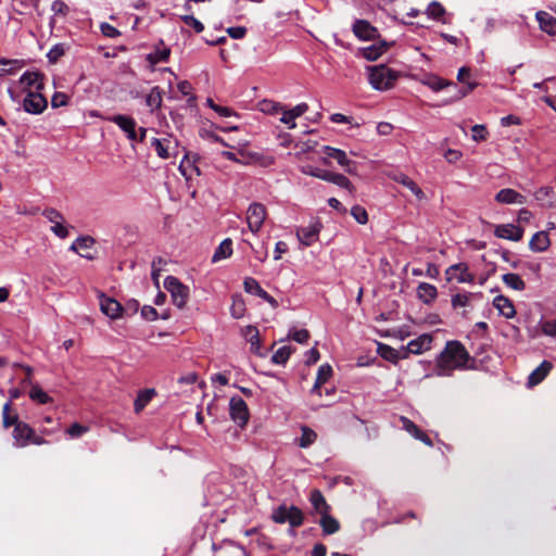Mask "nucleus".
<instances>
[{
	"label": "nucleus",
	"mask_w": 556,
	"mask_h": 556,
	"mask_svg": "<svg viewBox=\"0 0 556 556\" xmlns=\"http://www.w3.org/2000/svg\"><path fill=\"white\" fill-rule=\"evenodd\" d=\"M475 358L470 356L463 343L457 340L447 341L437 357V375L452 376L454 370L475 368Z\"/></svg>",
	"instance_id": "1"
},
{
	"label": "nucleus",
	"mask_w": 556,
	"mask_h": 556,
	"mask_svg": "<svg viewBox=\"0 0 556 556\" xmlns=\"http://www.w3.org/2000/svg\"><path fill=\"white\" fill-rule=\"evenodd\" d=\"M368 80L371 87L379 91L394 87L399 73L384 64L368 66Z\"/></svg>",
	"instance_id": "2"
},
{
	"label": "nucleus",
	"mask_w": 556,
	"mask_h": 556,
	"mask_svg": "<svg viewBox=\"0 0 556 556\" xmlns=\"http://www.w3.org/2000/svg\"><path fill=\"white\" fill-rule=\"evenodd\" d=\"M42 435L36 434L35 430L26 422L18 421L13 429L12 437L14 440V445L17 447H25L29 444L42 445L47 443V440L43 438L45 434H51L53 431L42 429Z\"/></svg>",
	"instance_id": "3"
},
{
	"label": "nucleus",
	"mask_w": 556,
	"mask_h": 556,
	"mask_svg": "<svg viewBox=\"0 0 556 556\" xmlns=\"http://www.w3.org/2000/svg\"><path fill=\"white\" fill-rule=\"evenodd\" d=\"M164 288L170 293L174 305L178 308L185 307L189 299V288L174 276H167L164 280Z\"/></svg>",
	"instance_id": "4"
},
{
	"label": "nucleus",
	"mask_w": 556,
	"mask_h": 556,
	"mask_svg": "<svg viewBox=\"0 0 556 556\" xmlns=\"http://www.w3.org/2000/svg\"><path fill=\"white\" fill-rule=\"evenodd\" d=\"M267 211L264 204L253 202L247 210V223L250 231L257 233L266 219Z\"/></svg>",
	"instance_id": "5"
},
{
	"label": "nucleus",
	"mask_w": 556,
	"mask_h": 556,
	"mask_svg": "<svg viewBox=\"0 0 556 556\" xmlns=\"http://www.w3.org/2000/svg\"><path fill=\"white\" fill-rule=\"evenodd\" d=\"M47 105L48 101L40 91L28 90L23 100V109L29 114H40L47 109Z\"/></svg>",
	"instance_id": "6"
},
{
	"label": "nucleus",
	"mask_w": 556,
	"mask_h": 556,
	"mask_svg": "<svg viewBox=\"0 0 556 556\" xmlns=\"http://www.w3.org/2000/svg\"><path fill=\"white\" fill-rule=\"evenodd\" d=\"M231 419L240 427H244L249 420L247 403L240 396H232L229 402Z\"/></svg>",
	"instance_id": "7"
},
{
	"label": "nucleus",
	"mask_w": 556,
	"mask_h": 556,
	"mask_svg": "<svg viewBox=\"0 0 556 556\" xmlns=\"http://www.w3.org/2000/svg\"><path fill=\"white\" fill-rule=\"evenodd\" d=\"M323 150L327 157L334 159L337 163L343 167V169L351 175L356 174L357 165L354 161H351L343 150L332 148L329 146L323 147Z\"/></svg>",
	"instance_id": "8"
},
{
	"label": "nucleus",
	"mask_w": 556,
	"mask_h": 556,
	"mask_svg": "<svg viewBox=\"0 0 556 556\" xmlns=\"http://www.w3.org/2000/svg\"><path fill=\"white\" fill-rule=\"evenodd\" d=\"M244 291L255 294L266 301L273 308L278 307V301L265 291L258 281L252 277H247L243 281Z\"/></svg>",
	"instance_id": "9"
},
{
	"label": "nucleus",
	"mask_w": 556,
	"mask_h": 556,
	"mask_svg": "<svg viewBox=\"0 0 556 556\" xmlns=\"http://www.w3.org/2000/svg\"><path fill=\"white\" fill-rule=\"evenodd\" d=\"M523 231V228L514 224H502L495 227L494 235L501 239L518 242L522 239Z\"/></svg>",
	"instance_id": "10"
},
{
	"label": "nucleus",
	"mask_w": 556,
	"mask_h": 556,
	"mask_svg": "<svg viewBox=\"0 0 556 556\" xmlns=\"http://www.w3.org/2000/svg\"><path fill=\"white\" fill-rule=\"evenodd\" d=\"M108 119L116 124L126 134L129 140H137L136 121L132 117L118 114Z\"/></svg>",
	"instance_id": "11"
},
{
	"label": "nucleus",
	"mask_w": 556,
	"mask_h": 556,
	"mask_svg": "<svg viewBox=\"0 0 556 556\" xmlns=\"http://www.w3.org/2000/svg\"><path fill=\"white\" fill-rule=\"evenodd\" d=\"M445 275L448 281L456 279L458 282H472L475 278L473 275L469 273L466 263H458L450 266L446 269Z\"/></svg>",
	"instance_id": "12"
},
{
	"label": "nucleus",
	"mask_w": 556,
	"mask_h": 556,
	"mask_svg": "<svg viewBox=\"0 0 556 556\" xmlns=\"http://www.w3.org/2000/svg\"><path fill=\"white\" fill-rule=\"evenodd\" d=\"M402 428L407 431L416 440L424 442L428 446H432L433 442L427 433H425L419 427L405 416L400 417Z\"/></svg>",
	"instance_id": "13"
},
{
	"label": "nucleus",
	"mask_w": 556,
	"mask_h": 556,
	"mask_svg": "<svg viewBox=\"0 0 556 556\" xmlns=\"http://www.w3.org/2000/svg\"><path fill=\"white\" fill-rule=\"evenodd\" d=\"M353 33L361 40H372L378 36L377 28L365 20H357L354 22Z\"/></svg>",
	"instance_id": "14"
},
{
	"label": "nucleus",
	"mask_w": 556,
	"mask_h": 556,
	"mask_svg": "<svg viewBox=\"0 0 556 556\" xmlns=\"http://www.w3.org/2000/svg\"><path fill=\"white\" fill-rule=\"evenodd\" d=\"M320 231V224L314 223L306 227H301L296 230V237L300 242L305 245H312L318 238Z\"/></svg>",
	"instance_id": "15"
},
{
	"label": "nucleus",
	"mask_w": 556,
	"mask_h": 556,
	"mask_svg": "<svg viewBox=\"0 0 556 556\" xmlns=\"http://www.w3.org/2000/svg\"><path fill=\"white\" fill-rule=\"evenodd\" d=\"M20 84L26 93L28 90L39 92L43 88L42 76L36 72H25L20 78Z\"/></svg>",
	"instance_id": "16"
},
{
	"label": "nucleus",
	"mask_w": 556,
	"mask_h": 556,
	"mask_svg": "<svg viewBox=\"0 0 556 556\" xmlns=\"http://www.w3.org/2000/svg\"><path fill=\"white\" fill-rule=\"evenodd\" d=\"M100 307L103 314L112 319L121 317L123 307L119 302L112 298L101 296Z\"/></svg>",
	"instance_id": "17"
},
{
	"label": "nucleus",
	"mask_w": 556,
	"mask_h": 556,
	"mask_svg": "<svg viewBox=\"0 0 556 556\" xmlns=\"http://www.w3.org/2000/svg\"><path fill=\"white\" fill-rule=\"evenodd\" d=\"M553 365L548 361H543L528 377V387H534L541 383L552 370Z\"/></svg>",
	"instance_id": "18"
},
{
	"label": "nucleus",
	"mask_w": 556,
	"mask_h": 556,
	"mask_svg": "<svg viewBox=\"0 0 556 556\" xmlns=\"http://www.w3.org/2000/svg\"><path fill=\"white\" fill-rule=\"evenodd\" d=\"M495 200L504 204L526 203V197L510 188L500 190L495 195Z\"/></svg>",
	"instance_id": "19"
},
{
	"label": "nucleus",
	"mask_w": 556,
	"mask_h": 556,
	"mask_svg": "<svg viewBox=\"0 0 556 556\" xmlns=\"http://www.w3.org/2000/svg\"><path fill=\"white\" fill-rule=\"evenodd\" d=\"M431 343L432 337L425 333L409 341L407 344V351L413 354H421L422 352L430 350Z\"/></svg>",
	"instance_id": "20"
},
{
	"label": "nucleus",
	"mask_w": 556,
	"mask_h": 556,
	"mask_svg": "<svg viewBox=\"0 0 556 556\" xmlns=\"http://www.w3.org/2000/svg\"><path fill=\"white\" fill-rule=\"evenodd\" d=\"M93 244H94V240L89 236H85V237L77 238L72 243L70 249L74 252L79 253L85 258L92 260L93 255H91L87 251L89 249H91L93 247Z\"/></svg>",
	"instance_id": "21"
},
{
	"label": "nucleus",
	"mask_w": 556,
	"mask_h": 556,
	"mask_svg": "<svg viewBox=\"0 0 556 556\" xmlns=\"http://www.w3.org/2000/svg\"><path fill=\"white\" fill-rule=\"evenodd\" d=\"M390 177L394 181H396V182L403 185L404 187H406L407 189H409L416 195L417 199L422 200L425 198L424 191L406 174H404V173H395V174L391 175Z\"/></svg>",
	"instance_id": "22"
},
{
	"label": "nucleus",
	"mask_w": 556,
	"mask_h": 556,
	"mask_svg": "<svg viewBox=\"0 0 556 556\" xmlns=\"http://www.w3.org/2000/svg\"><path fill=\"white\" fill-rule=\"evenodd\" d=\"M535 16L543 31L549 36H556V17L544 11L536 12Z\"/></svg>",
	"instance_id": "23"
},
{
	"label": "nucleus",
	"mask_w": 556,
	"mask_h": 556,
	"mask_svg": "<svg viewBox=\"0 0 556 556\" xmlns=\"http://www.w3.org/2000/svg\"><path fill=\"white\" fill-rule=\"evenodd\" d=\"M549 245L551 241L546 231L535 232L529 242V248L533 252H544Z\"/></svg>",
	"instance_id": "24"
},
{
	"label": "nucleus",
	"mask_w": 556,
	"mask_h": 556,
	"mask_svg": "<svg viewBox=\"0 0 556 556\" xmlns=\"http://www.w3.org/2000/svg\"><path fill=\"white\" fill-rule=\"evenodd\" d=\"M493 305L498 309L500 314L506 318H511L516 314L511 301L504 295L495 296L493 300Z\"/></svg>",
	"instance_id": "25"
},
{
	"label": "nucleus",
	"mask_w": 556,
	"mask_h": 556,
	"mask_svg": "<svg viewBox=\"0 0 556 556\" xmlns=\"http://www.w3.org/2000/svg\"><path fill=\"white\" fill-rule=\"evenodd\" d=\"M418 299L425 304H430L438 295L437 288L427 282H420L417 287Z\"/></svg>",
	"instance_id": "26"
},
{
	"label": "nucleus",
	"mask_w": 556,
	"mask_h": 556,
	"mask_svg": "<svg viewBox=\"0 0 556 556\" xmlns=\"http://www.w3.org/2000/svg\"><path fill=\"white\" fill-rule=\"evenodd\" d=\"M332 375V368L329 364H324L318 368L315 383L312 388V393L320 395V388L326 383Z\"/></svg>",
	"instance_id": "27"
},
{
	"label": "nucleus",
	"mask_w": 556,
	"mask_h": 556,
	"mask_svg": "<svg viewBox=\"0 0 556 556\" xmlns=\"http://www.w3.org/2000/svg\"><path fill=\"white\" fill-rule=\"evenodd\" d=\"M309 501L316 513H318L320 516L329 513L330 506L327 504L323 493L319 490L315 489L311 492Z\"/></svg>",
	"instance_id": "28"
},
{
	"label": "nucleus",
	"mask_w": 556,
	"mask_h": 556,
	"mask_svg": "<svg viewBox=\"0 0 556 556\" xmlns=\"http://www.w3.org/2000/svg\"><path fill=\"white\" fill-rule=\"evenodd\" d=\"M154 395H155L154 389L141 390L138 393V395L134 402L135 412L138 414L141 410H143V408L150 403V401L153 399Z\"/></svg>",
	"instance_id": "29"
},
{
	"label": "nucleus",
	"mask_w": 556,
	"mask_h": 556,
	"mask_svg": "<svg viewBox=\"0 0 556 556\" xmlns=\"http://www.w3.org/2000/svg\"><path fill=\"white\" fill-rule=\"evenodd\" d=\"M320 527L323 529L324 534L329 535L333 534L339 531L340 523L339 521L329 515V513H326L321 515L320 518Z\"/></svg>",
	"instance_id": "30"
},
{
	"label": "nucleus",
	"mask_w": 556,
	"mask_h": 556,
	"mask_svg": "<svg viewBox=\"0 0 556 556\" xmlns=\"http://www.w3.org/2000/svg\"><path fill=\"white\" fill-rule=\"evenodd\" d=\"M232 254V241L231 239L227 238L222 241V243L217 247L215 250L212 262L216 263L220 260L227 258Z\"/></svg>",
	"instance_id": "31"
},
{
	"label": "nucleus",
	"mask_w": 556,
	"mask_h": 556,
	"mask_svg": "<svg viewBox=\"0 0 556 556\" xmlns=\"http://www.w3.org/2000/svg\"><path fill=\"white\" fill-rule=\"evenodd\" d=\"M421 83L432 89L433 91H440L445 87L454 85L452 81H448L446 79H443L435 75H428L425 77Z\"/></svg>",
	"instance_id": "32"
},
{
	"label": "nucleus",
	"mask_w": 556,
	"mask_h": 556,
	"mask_svg": "<svg viewBox=\"0 0 556 556\" xmlns=\"http://www.w3.org/2000/svg\"><path fill=\"white\" fill-rule=\"evenodd\" d=\"M502 280L508 288H511L513 290L523 291L526 289V283L518 274H504L502 276Z\"/></svg>",
	"instance_id": "33"
},
{
	"label": "nucleus",
	"mask_w": 556,
	"mask_h": 556,
	"mask_svg": "<svg viewBox=\"0 0 556 556\" xmlns=\"http://www.w3.org/2000/svg\"><path fill=\"white\" fill-rule=\"evenodd\" d=\"M217 556H249V554L244 547L229 542L219 548Z\"/></svg>",
	"instance_id": "34"
},
{
	"label": "nucleus",
	"mask_w": 556,
	"mask_h": 556,
	"mask_svg": "<svg viewBox=\"0 0 556 556\" xmlns=\"http://www.w3.org/2000/svg\"><path fill=\"white\" fill-rule=\"evenodd\" d=\"M326 181L334 184L340 188L346 189L350 193H353L354 191L352 182L342 174L330 172Z\"/></svg>",
	"instance_id": "35"
},
{
	"label": "nucleus",
	"mask_w": 556,
	"mask_h": 556,
	"mask_svg": "<svg viewBox=\"0 0 556 556\" xmlns=\"http://www.w3.org/2000/svg\"><path fill=\"white\" fill-rule=\"evenodd\" d=\"M146 103L151 109V111H155L162 105V90L160 87H153L151 91L146 97Z\"/></svg>",
	"instance_id": "36"
},
{
	"label": "nucleus",
	"mask_w": 556,
	"mask_h": 556,
	"mask_svg": "<svg viewBox=\"0 0 556 556\" xmlns=\"http://www.w3.org/2000/svg\"><path fill=\"white\" fill-rule=\"evenodd\" d=\"M302 435L298 441V445L302 448L311 446L317 439V433L307 426L301 428Z\"/></svg>",
	"instance_id": "37"
},
{
	"label": "nucleus",
	"mask_w": 556,
	"mask_h": 556,
	"mask_svg": "<svg viewBox=\"0 0 556 556\" xmlns=\"http://www.w3.org/2000/svg\"><path fill=\"white\" fill-rule=\"evenodd\" d=\"M534 197L538 201L552 206L554 203V200H555V192H554L553 187L545 186V187H541L534 193Z\"/></svg>",
	"instance_id": "38"
},
{
	"label": "nucleus",
	"mask_w": 556,
	"mask_h": 556,
	"mask_svg": "<svg viewBox=\"0 0 556 556\" xmlns=\"http://www.w3.org/2000/svg\"><path fill=\"white\" fill-rule=\"evenodd\" d=\"M289 513L287 515V522L292 528H298L303 525L304 515L300 508L296 506H289Z\"/></svg>",
	"instance_id": "39"
},
{
	"label": "nucleus",
	"mask_w": 556,
	"mask_h": 556,
	"mask_svg": "<svg viewBox=\"0 0 556 556\" xmlns=\"http://www.w3.org/2000/svg\"><path fill=\"white\" fill-rule=\"evenodd\" d=\"M294 349L290 345L279 348L271 356V362L277 365H283L289 359Z\"/></svg>",
	"instance_id": "40"
},
{
	"label": "nucleus",
	"mask_w": 556,
	"mask_h": 556,
	"mask_svg": "<svg viewBox=\"0 0 556 556\" xmlns=\"http://www.w3.org/2000/svg\"><path fill=\"white\" fill-rule=\"evenodd\" d=\"M11 408V401H8L2 408V424L5 429H8L11 426L14 427L20 421L18 416L16 414L10 415Z\"/></svg>",
	"instance_id": "41"
},
{
	"label": "nucleus",
	"mask_w": 556,
	"mask_h": 556,
	"mask_svg": "<svg viewBox=\"0 0 556 556\" xmlns=\"http://www.w3.org/2000/svg\"><path fill=\"white\" fill-rule=\"evenodd\" d=\"M29 397L39 404H48L52 402V397L49 396L38 384L31 386Z\"/></svg>",
	"instance_id": "42"
},
{
	"label": "nucleus",
	"mask_w": 556,
	"mask_h": 556,
	"mask_svg": "<svg viewBox=\"0 0 556 556\" xmlns=\"http://www.w3.org/2000/svg\"><path fill=\"white\" fill-rule=\"evenodd\" d=\"M179 172L184 177H186V179H191V172H194L197 176L201 175L199 167L190 163L188 155H186L181 161Z\"/></svg>",
	"instance_id": "43"
},
{
	"label": "nucleus",
	"mask_w": 556,
	"mask_h": 556,
	"mask_svg": "<svg viewBox=\"0 0 556 556\" xmlns=\"http://www.w3.org/2000/svg\"><path fill=\"white\" fill-rule=\"evenodd\" d=\"M378 352L380 356L389 362H397L400 358V352L387 344H379Z\"/></svg>",
	"instance_id": "44"
},
{
	"label": "nucleus",
	"mask_w": 556,
	"mask_h": 556,
	"mask_svg": "<svg viewBox=\"0 0 556 556\" xmlns=\"http://www.w3.org/2000/svg\"><path fill=\"white\" fill-rule=\"evenodd\" d=\"M301 172L305 175L313 176V177L319 178L325 181L327 180L328 175L330 173L329 170L314 167L312 165L302 166Z\"/></svg>",
	"instance_id": "45"
},
{
	"label": "nucleus",
	"mask_w": 556,
	"mask_h": 556,
	"mask_svg": "<svg viewBox=\"0 0 556 556\" xmlns=\"http://www.w3.org/2000/svg\"><path fill=\"white\" fill-rule=\"evenodd\" d=\"M152 147L154 148L156 154L161 157V159H168L170 156L169 152H168V144H165V140H161V139H157V138H154L152 140Z\"/></svg>",
	"instance_id": "46"
},
{
	"label": "nucleus",
	"mask_w": 556,
	"mask_h": 556,
	"mask_svg": "<svg viewBox=\"0 0 556 556\" xmlns=\"http://www.w3.org/2000/svg\"><path fill=\"white\" fill-rule=\"evenodd\" d=\"M384 47L383 46H370L368 48H365L364 51H363V55L365 59L369 60V61H375L377 60L384 51Z\"/></svg>",
	"instance_id": "47"
},
{
	"label": "nucleus",
	"mask_w": 556,
	"mask_h": 556,
	"mask_svg": "<svg viewBox=\"0 0 556 556\" xmlns=\"http://www.w3.org/2000/svg\"><path fill=\"white\" fill-rule=\"evenodd\" d=\"M282 109H283V106L280 103L271 101V100H264L261 103V110L268 114L280 113L282 111Z\"/></svg>",
	"instance_id": "48"
},
{
	"label": "nucleus",
	"mask_w": 556,
	"mask_h": 556,
	"mask_svg": "<svg viewBox=\"0 0 556 556\" xmlns=\"http://www.w3.org/2000/svg\"><path fill=\"white\" fill-rule=\"evenodd\" d=\"M289 506L282 504L274 509L271 518L276 523H285L287 522V515L289 513Z\"/></svg>",
	"instance_id": "49"
},
{
	"label": "nucleus",
	"mask_w": 556,
	"mask_h": 556,
	"mask_svg": "<svg viewBox=\"0 0 556 556\" xmlns=\"http://www.w3.org/2000/svg\"><path fill=\"white\" fill-rule=\"evenodd\" d=\"M181 21L187 25L192 27L195 33H202L204 29L203 24L197 20L192 14H185L180 16Z\"/></svg>",
	"instance_id": "50"
},
{
	"label": "nucleus",
	"mask_w": 556,
	"mask_h": 556,
	"mask_svg": "<svg viewBox=\"0 0 556 556\" xmlns=\"http://www.w3.org/2000/svg\"><path fill=\"white\" fill-rule=\"evenodd\" d=\"M65 53V48L62 43L54 45L49 52L47 53V58L51 63H56L61 56Z\"/></svg>",
	"instance_id": "51"
},
{
	"label": "nucleus",
	"mask_w": 556,
	"mask_h": 556,
	"mask_svg": "<svg viewBox=\"0 0 556 556\" xmlns=\"http://www.w3.org/2000/svg\"><path fill=\"white\" fill-rule=\"evenodd\" d=\"M427 13L430 17L439 20L444 15L445 9L439 2L433 1L429 4Z\"/></svg>",
	"instance_id": "52"
},
{
	"label": "nucleus",
	"mask_w": 556,
	"mask_h": 556,
	"mask_svg": "<svg viewBox=\"0 0 556 556\" xmlns=\"http://www.w3.org/2000/svg\"><path fill=\"white\" fill-rule=\"evenodd\" d=\"M351 215L355 218V220L362 225L368 222V214L366 210L359 205H354L351 210Z\"/></svg>",
	"instance_id": "53"
},
{
	"label": "nucleus",
	"mask_w": 556,
	"mask_h": 556,
	"mask_svg": "<svg viewBox=\"0 0 556 556\" xmlns=\"http://www.w3.org/2000/svg\"><path fill=\"white\" fill-rule=\"evenodd\" d=\"M88 431L89 427L75 422L66 429V434H68L71 438H79Z\"/></svg>",
	"instance_id": "54"
},
{
	"label": "nucleus",
	"mask_w": 556,
	"mask_h": 556,
	"mask_svg": "<svg viewBox=\"0 0 556 556\" xmlns=\"http://www.w3.org/2000/svg\"><path fill=\"white\" fill-rule=\"evenodd\" d=\"M42 215L53 225L55 223H64L63 215L55 208H52V207L46 208L42 212Z\"/></svg>",
	"instance_id": "55"
},
{
	"label": "nucleus",
	"mask_w": 556,
	"mask_h": 556,
	"mask_svg": "<svg viewBox=\"0 0 556 556\" xmlns=\"http://www.w3.org/2000/svg\"><path fill=\"white\" fill-rule=\"evenodd\" d=\"M244 336L248 339V341L251 343L252 348L253 346H256V348L260 346L258 330H257L256 327L248 326L245 328Z\"/></svg>",
	"instance_id": "56"
},
{
	"label": "nucleus",
	"mask_w": 556,
	"mask_h": 556,
	"mask_svg": "<svg viewBox=\"0 0 556 556\" xmlns=\"http://www.w3.org/2000/svg\"><path fill=\"white\" fill-rule=\"evenodd\" d=\"M471 293H457L452 296V305L453 307H463L469 303Z\"/></svg>",
	"instance_id": "57"
},
{
	"label": "nucleus",
	"mask_w": 556,
	"mask_h": 556,
	"mask_svg": "<svg viewBox=\"0 0 556 556\" xmlns=\"http://www.w3.org/2000/svg\"><path fill=\"white\" fill-rule=\"evenodd\" d=\"M471 131H472V139L477 142L486 140V137L489 135L484 125H475L471 128Z\"/></svg>",
	"instance_id": "58"
},
{
	"label": "nucleus",
	"mask_w": 556,
	"mask_h": 556,
	"mask_svg": "<svg viewBox=\"0 0 556 556\" xmlns=\"http://www.w3.org/2000/svg\"><path fill=\"white\" fill-rule=\"evenodd\" d=\"M289 338L293 339L299 343H306L309 339V332L306 329H293L289 332Z\"/></svg>",
	"instance_id": "59"
},
{
	"label": "nucleus",
	"mask_w": 556,
	"mask_h": 556,
	"mask_svg": "<svg viewBox=\"0 0 556 556\" xmlns=\"http://www.w3.org/2000/svg\"><path fill=\"white\" fill-rule=\"evenodd\" d=\"M541 330L545 336L555 337L556 336V319L542 321Z\"/></svg>",
	"instance_id": "60"
},
{
	"label": "nucleus",
	"mask_w": 556,
	"mask_h": 556,
	"mask_svg": "<svg viewBox=\"0 0 556 556\" xmlns=\"http://www.w3.org/2000/svg\"><path fill=\"white\" fill-rule=\"evenodd\" d=\"M68 103V97L63 92H55L51 99V105L53 108L64 106Z\"/></svg>",
	"instance_id": "61"
},
{
	"label": "nucleus",
	"mask_w": 556,
	"mask_h": 556,
	"mask_svg": "<svg viewBox=\"0 0 556 556\" xmlns=\"http://www.w3.org/2000/svg\"><path fill=\"white\" fill-rule=\"evenodd\" d=\"M280 113H282L280 122L286 124L289 129L295 128V126H296L295 119L296 118L290 113V111L285 110V108H283Z\"/></svg>",
	"instance_id": "62"
},
{
	"label": "nucleus",
	"mask_w": 556,
	"mask_h": 556,
	"mask_svg": "<svg viewBox=\"0 0 556 556\" xmlns=\"http://www.w3.org/2000/svg\"><path fill=\"white\" fill-rule=\"evenodd\" d=\"M51 231L59 238L65 239L68 237V229L63 223H55L51 226Z\"/></svg>",
	"instance_id": "63"
},
{
	"label": "nucleus",
	"mask_w": 556,
	"mask_h": 556,
	"mask_svg": "<svg viewBox=\"0 0 556 556\" xmlns=\"http://www.w3.org/2000/svg\"><path fill=\"white\" fill-rule=\"evenodd\" d=\"M226 31L233 39H242L247 34V28L243 26L228 27Z\"/></svg>",
	"instance_id": "64"
}]
</instances>
